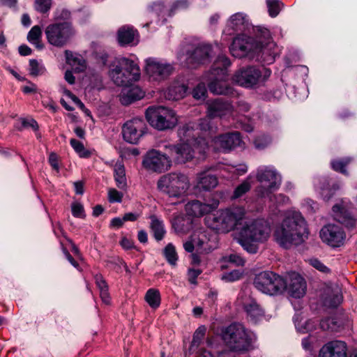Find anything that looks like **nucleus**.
I'll use <instances>...</instances> for the list:
<instances>
[{
    "label": "nucleus",
    "mask_w": 357,
    "mask_h": 357,
    "mask_svg": "<svg viewBox=\"0 0 357 357\" xmlns=\"http://www.w3.org/2000/svg\"><path fill=\"white\" fill-rule=\"evenodd\" d=\"M188 86L178 82L172 83L165 92V97L169 100H178L185 97Z\"/></svg>",
    "instance_id": "obj_28"
},
{
    "label": "nucleus",
    "mask_w": 357,
    "mask_h": 357,
    "mask_svg": "<svg viewBox=\"0 0 357 357\" xmlns=\"http://www.w3.org/2000/svg\"><path fill=\"white\" fill-rule=\"evenodd\" d=\"M309 263L312 266L323 273H327L329 271V269L317 259H309Z\"/></svg>",
    "instance_id": "obj_55"
},
{
    "label": "nucleus",
    "mask_w": 357,
    "mask_h": 357,
    "mask_svg": "<svg viewBox=\"0 0 357 357\" xmlns=\"http://www.w3.org/2000/svg\"><path fill=\"white\" fill-rule=\"evenodd\" d=\"M142 165L149 171L162 173L172 166V159L160 150L151 149L144 155Z\"/></svg>",
    "instance_id": "obj_15"
},
{
    "label": "nucleus",
    "mask_w": 357,
    "mask_h": 357,
    "mask_svg": "<svg viewBox=\"0 0 357 357\" xmlns=\"http://www.w3.org/2000/svg\"><path fill=\"white\" fill-rule=\"evenodd\" d=\"M125 221L123 218H114L111 220L110 225L114 228H119L123 226Z\"/></svg>",
    "instance_id": "obj_63"
},
{
    "label": "nucleus",
    "mask_w": 357,
    "mask_h": 357,
    "mask_svg": "<svg viewBox=\"0 0 357 357\" xmlns=\"http://www.w3.org/2000/svg\"><path fill=\"white\" fill-rule=\"evenodd\" d=\"M251 188V181L247 178L238 185L234 190L231 199H236L241 197Z\"/></svg>",
    "instance_id": "obj_38"
},
{
    "label": "nucleus",
    "mask_w": 357,
    "mask_h": 357,
    "mask_svg": "<svg viewBox=\"0 0 357 357\" xmlns=\"http://www.w3.org/2000/svg\"><path fill=\"white\" fill-rule=\"evenodd\" d=\"M146 118L150 125L158 130L172 129L178 123L175 112L163 106L148 107Z\"/></svg>",
    "instance_id": "obj_9"
},
{
    "label": "nucleus",
    "mask_w": 357,
    "mask_h": 357,
    "mask_svg": "<svg viewBox=\"0 0 357 357\" xmlns=\"http://www.w3.org/2000/svg\"><path fill=\"white\" fill-rule=\"evenodd\" d=\"M190 222L184 219L183 217H178L173 222V226L178 232H185L190 228Z\"/></svg>",
    "instance_id": "obj_45"
},
{
    "label": "nucleus",
    "mask_w": 357,
    "mask_h": 357,
    "mask_svg": "<svg viewBox=\"0 0 357 357\" xmlns=\"http://www.w3.org/2000/svg\"><path fill=\"white\" fill-rule=\"evenodd\" d=\"M261 32L259 39L255 40L252 38L245 35H239L236 36L231 46V54L237 58H241L246 56L249 52H253L262 55H266L268 58H264L268 63L274 61L275 44L271 40L270 32L266 29H259Z\"/></svg>",
    "instance_id": "obj_3"
},
{
    "label": "nucleus",
    "mask_w": 357,
    "mask_h": 357,
    "mask_svg": "<svg viewBox=\"0 0 357 357\" xmlns=\"http://www.w3.org/2000/svg\"><path fill=\"white\" fill-rule=\"evenodd\" d=\"M211 52V47L207 44L186 45L178 53V59L188 67L195 68L207 61Z\"/></svg>",
    "instance_id": "obj_11"
},
{
    "label": "nucleus",
    "mask_w": 357,
    "mask_h": 357,
    "mask_svg": "<svg viewBox=\"0 0 357 357\" xmlns=\"http://www.w3.org/2000/svg\"><path fill=\"white\" fill-rule=\"evenodd\" d=\"M70 144L74 150L81 157H88L89 153L85 150L84 146L82 142L77 141L75 139H71L70 141Z\"/></svg>",
    "instance_id": "obj_48"
},
{
    "label": "nucleus",
    "mask_w": 357,
    "mask_h": 357,
    "mask_svg": "<svg viewBox=\"0 0 357 357\" xmlns=\"http://www.w3.org/2000/svg\"><path fill=\"white\" fill-rule=\"evenodd\" d=\"M271 142V139L267 136L259 137L255 140V146L257 149H262L266 147Z\"/></svg>",
    "instance_id": "obj_54"
},
{
    "label": "nucleus",
    "mask_w": 357,
    "mask_h": 357,
    "mask_svg": "<svg viewBox=\"0 0 357 357\" xmlns=\"http://www.w3.org/2000/svg\"><path fill=\"white\" fill-rule=\"evenodd\" d=\"M197 133L193 128L189 125L181 127L178 130V135L183 143L192 144L199 152H204L209 146V141L206 138H195Z\"/></svg>",
    "instance_id": "obj_20"
},
{
    "label": "nucleus",
    "mask_w": 357,
    "mask_h": 357,
    "mask_svg": "<svg viewBox=\"0 0 357 357\" xmlns=\"http://www.w3.org/2000/svg\"><path fill=\"white\" fill-rule=\"evenodd\" d=\"M342 301V295L339 287L336 286L328 289L326 296L324 298V304L328 307H336Z\"/></svg>",
    "instance_id": "obj_31"
},
{
    "label": "nucleus",
    "mask_w": 357,
    "mask_h": 357,
    "mask_svg": "<svg viewBox=\"0 0 357 357\" xmlns=\"http://www.w3.org/2000/svg\"><path fill=\"white\" fill-rule=\"evenodd\" d=\"M144 97V92L137 86H132L125 90L121 97V102L123 105H129L135 100H139Z\"/></svg>",
    "instance_id": "obj_32"
},
{
    "label": "nucleus",
    "mask_w": 357,
    "mask_h": 357,
    "mask_svg": "<svg viewBox=\"0 0 357 357\" xmlns=\"http://www.w3.org/2000/svg\"><path fill=\"white\" fill-rule=\"evenodd\" d=\"M145 63L146 75L150 82H162L167 79L174 70L173 64L161 59L148 58Z\"/></svg>",
    "instance_id": "obj_13"
},
{
    "label": "nucleus",
    "mask_w": 357,
    "mask_h": 357,
    "mask_svg": "<svg viewBox=\"0 0 357 357\" xmlns=\"http://www.w3.org/2000/svg\"><path fill=\"white\" fill-rule=\"evenodd\" d=\"M349 162V160L346 161L343 160H335L331 162L332 168L337 172H340L342 174H347V170L345 169L346 165Z\"/></svg>",
    "instance_id": "obj_50"
},
{
    "label": "nucleus",
    "mask_w": 357,
    "mask_h": 357,
    "mask_svg": "<svg viewBox=\"0 0 357 357\" xmlns=\"http://www.w3.org/2000/svg\"><path fill=\"white\" fill-rule=\"evenodd\" d=\"M236 303L237 306L242 307L248 318L254 323L259 321L264 317V310L249 291H241Z\"/></svg>",
    "instance_id": "obj_14"
},
{
    "label": "nucleus",
    "mask_w": 357,
    "mask_h": 357,
    "mask_svg": "<svg viewBox=\"0 0 357 357\" xmlns=\"http://www.w3.org/2000/svg\"><path fill=\"white\" fill-rule=\"evenodd\" d=\"M308 235L307 222L298 211L287 212L274 233L276 242L284 248L301 244Z\"/></svg>",
    "instance_id": "obj_2"
},
{
    "label": "nucleus",
    "mask_w": 357,
    "mask_h": 357,
    "mask_svg": "<svg viewBox=\"0 0 357 357\" xmlns=\"http://www.w3.org/2000/svg\"><path fill=\"white\" fill-rule=\"evenodd\" d=\"M72 213L73 216L79 218H84L85 217L83 206L77 202L73 203L72 204Z\"/></svg>",
    "instance_id": "obj_51"
},
{
    "label": "nucleus",
    "mask_w": 357,
    "mask_h": 357,
    "mask_svg": "<svg viewBox=\"0 0 357 357\" xmlns=\"http://www.w3.org/2000/svg\"><path fill=\"white\" fill-rule=\"evenodd\" d=\"M231 65L229 59L225 55H219L214 61L208 74L209 91L217 95L234 96L235 91L227 84L229 73L227 68Z\"/></svg>",
    "instance_id": "obj_4"
},
{
    "label": "nucleus",
    "mask_w": 357,
    "mask_h": 357,
    "mask_svg": "<svg viewBox=\"0 0 357 357\" xmlns=\"http://www.w3.org/2000/svg\"><path fill=\"white\" fill-rule=\"evenodd\" d=\"M199 126L201 130H203V131L210 130L211 128V124H210V120L207 118L201 119L200 122L199 123Z\"/></svg>",
    "instance_id": "obj_62"
},
{
    "label": "nucleus",
    "mask_w": 357,
    "mask_h": 357,
    "mask_svg": "<svg viewBox=\"0 0 357 357\" xmlns=\"http://www.w3.org/2000/svg\"><path fill=\"white\" fill-rule=\"evenodd\" d=\"M320 327L324 331L334 330L335 328V321L333 318H326L320 321Z\"/></svg>",
    "instance_id": "obj_53"
},
{
    "label": "nucleus",
    "mask_w": 357,
    "mask_h": 357,
    "mask_svg": "<svg viewBox=\"0 0 357 357\" xmlns=\"http://www.w3.org/2000/svg\"><path fill=\"white\" fill-rule=\"evenodd\" d=\"M338 187L336 185L333 184V185L331 186L329 183L326 181V183L321 187L320 193L323 199L328 202L333 197Z\"/></svg>",
    "instance_id": "obj_40"
},
{
    "label": "nucleus",
    "mask_w": 357,
    "mask_h": 357,
    "mask_svg": "<svg viewBox=\"0 0 357 357\" xmlns=\"http://www.w3.org/2000/svg\"><path fill=\"white\" fill-rule=\"evenodd\" d=\"M190 187L189 178L181 172H171L162 176L157 182L158 190L169 198H182Z\"/></svg>",
    "instance_id": "obj_5"
},
{
    "label": "nucleus",
    "mask_w": 357,
    "mask_h": 357,
    "mask_svg": "<svg viewBox=\"0 0 357 357\" xmlns=\"http://www.w3.org/2000/svg\"><path fill=\"white\" fill-rule=\"evenodd\" d=\"M319 236L323 242L333 248L342 246L346 239V234L342 227L333 224L323 227Z\"/></svg>",
    "instance_id": "obj_16"
},
{
    "label": "nucleus",
    "mask_w": 357,
    "mask_h": 357,
    "mask_svg": "<svg viewBox=\"0 0 357 357\" xmlns=\"http://www.w3.org/2000/svg\"><path fill=\"white\" fill-rule=\"evenodd\" d=\"M114 178L119 188L124 189L126 188L125 168L121 163H116L114 166Z\"/></svg>",
    "instance_id": "obj_36"
},
{
    "label": "nucleus",
    "mask_w": 357,
    "mask_h": 357,
    "mask_svg": "<svg viewBox=\"0 0 357 357\" xmlns=\"http://www.w3.org/2000/svg\"><path fill=\"white\" fill-rule=\"evenodd\" d=\"M245 209L232 206L219 209L206 218L208 227L220 233L240 229L238 241L245 250L251 254L258 251L257 243L268 239L271 227L264 219H249Z\"/></svg>",
    "instance_id": "obj_1"
},
{
    "label": "nucleus",
    "mask_w": 357,
    "mask_h": 357,
    "mask_svg": "<svg viewBox=\"0 0 357 357\" xmlns=\"http://www.w3.org/2000/svg\"><path fill=\"white\" fill-rule=\"evenodd\" d=\"M45 71V67L36 59L29 61V73L32 76L43 75Z\"/></svg>",
    "instance_id": "obj_43"
},
{
    "label": "nucleus",
    "mask_w": 357,
    "mask_h": 357,
    "mask_svg": "<svg viewBox=\"0 0 357 357\" xmlns=\"http://www.w3.org/2000/svg\"><path fill=\"white\" fill-rule=\"evenodd\" d=\"M22 125L24 127H31L34 130H37L38 129V123L33 119H24L22 121Z\"/></svg>",
    "instance_id": "obj_61"
},
{
    "label": "nucleus",
    "mask_w": 357,
    "mask_h": 357,
    "mask_svg": "<svg viewBox=\"0 0 357 357\" xmlns=\"http://www.w3.org/2000/svg\"><path fill=\"white\" fill-rule=\"evenodd\" d=\"M248 25V16L243 13H237L232 15L228 20L225 31L231 35L233 32L244 30Z\"/></svg>",
    "instance_id": "obj_26"
},
{
    "label": "nucleus",
    "mask_w": 357,
    "mask_h": 357,
    "mask_svg": "<svg viewBox=\"0 0 357 357\" xmlns=\"http://www.w3.org/2000/svg\"><path fill=\"white\" fill-rule=\"evenodd\" d=\"M150 219V227L152 232L153 233L154 238L156 241H161L166 232L163 222L155 215H151Z\"/></svg>",
    "instance_id": "obj_34"
},
{
    "label": "nucleus",
    "mask_w": 357,
    "mask_h": 357,
    "mask_svg": "<svg viewBox=\"0 0 357 357\" xmlns=\"http://www.w3.org/2000/svg\"><path fill=\"white\" fill-rule=\"evenodd\" d=\"M146 125L139 118H135L126 122L122 128V134L125 141L130 144H137L143 136Z\"/></svg>",
    "instance_id": "obj_18"
},
{
    "label": "nucleus",
    "mask_w": 357,
    "mask_h": 357,
    "mask_svg": "<svg viewBox=\"0 0 357 357\" xmlns=\"http://www.w3.org/2000/svg\"><path fill=\"white\" fill-rule=\"evenodd\" d=\"M256 178L260 183L256 188V192L260 197H270L282 183V176L273 166L259 167Z\"/></svg>",
    "instance_id": "obj_8"
},
{
    "label": "nucleus",
    "mask_w": 357,
    "mask_h": 357,
    "mask_svg": "<svg viewBox=\"0 0 357 357\" xmlns=\"http://www.w3.org/2000/svg\"><path fill=\"white\" fill-rule=\"evenodd\" d=\"M290 296L294 298L303 297L306 291V284L304 279L298 273H292L286 281V288Z\"/></svg>",
    "instance_id": "obj_23"
},
{
    "label": "nucleus",
    "mask_w": 357,
    "mask_h": 357,
    "mask_svg": "<svg viewBox=\"0 0 357 357\" xmlns=\"http://www.w3.org/2000/svg\"><path fill=\"white\" fill-rule=\"evenodd\" d=\"M333 212L335 219L346 227H352L355 225V220L348 214L345 213V208L343 206L336 204L333 206Z\"/></svg>",
    "instance_id": "obj_30"
},
{
    "label": "nucleus",
    "mask_w": 357,
    "mask_h": 357,
    "mask_svg": "<svg viewBox=\"0 0 357 357\" xmlns=\"http://www.w3.org/2000/svg\"><path fill=\"white\" fill-rule=\"evenodd\" d=\"M192 144L181 143L176 144L174 156V161L178 164H183L191 160L194 157V149Z\"/></svg>",
    "instance_id": "obj_25"
},
{
    "label": "nucleus",
    "mask_w": 357,
    "mask_h": 357,
    "mask_svg": "<svg viewBox=\"0 0 357 357\" xmlns=\"http://www.w3.org/2000/svg\"><path fill=\"white\" fill-rule=\"evenodd\" d=\"M219 201L213 199L211 203H202L199 200H192L185 204V209L188 215L201 217L216 209Z\"/></svg>",
    "instance_id": "obj_21"
},
{
    "label": "nucleus",
    "mask_w": 357,
    "mask_h": 357,
    "mask_svg": "<svg viewBox=\"0 0 357 357\" xmlns=\"http://www.w3.org/2000/svg\"><path fill=\"white\" fill-rule=\"evenodd\" d=\"M266 5L271 17H275L283 7V3L279 0H266Z\"/></svg>",
    "instance_id": "obj_41"
},
{
    "label": "nucleus",
    "mask_w": 357,
    "mask_h": 357,
    "mask_svg": "<svg viewBox=\"0 0 357 357\" xmlns=\"http://www.w3.org/2000/svg\"><path fill=\"white\" fill-rule=\"evenodd\" d=\"M45 33L50 44L61 47L68 43L75 31L69 22H54L47 26Z\"/></svg>",
    "instance_id": "obj_12"
},
{
    "label": "nucleus",
    "mask_w": 357,
    "mask_h": 357,
    "mask_svg": "<svg viewBox=\"0 0 357 357\" xmlns=\"http://www.w3.org/2000/svg\"><path fill=\"white\" fill-rule=\"evenodd\" d=\"M201 271L198 269H190L188 272L189 281L190 283L195 284L197 278L200 275Z\"/></svg>",
    "instance_id": "obj_60"
},
{
    "label": "nucleus",
    "mask_w": 357,
    "mask_h": 357,
    "mask_svg": "<svg viewBox=\"0 0 357 357\" xmlns=\"http://www.w3.org/2000/svg\"><path fill=\"white\" fill-rule=\"evenodd\" d=\"M109 76L116 85L126 86L139 79L140 70L133 61L121 58L114 61Z\"/></svg>",
    "instance_id": "obj_6"
},
{
    "label": "nucleus",
    "mask_w": 357,
    "mask_h": 357,
    "mask_svg": "<svg viewBox=\"0 0 357 357\" xmlns=\"http://www.w3.org/2000/svg\"><path fill=\"white\" fill-rule=\"evenodd\" d=\"M211 143L215 150L226 152L241 146L243 141L238 132H233L215 137Z\"/></svg>",
    "instance_id": "obj_19"
},
{
    "label": "nucleus",
    "mask_w": 357,
    "mask_h": 357,
    "mask_svg": "<svg viewBox=\"0 0 357 357\" xmlns=\"http://www.w3.org/2000/svg\"><path fill=\"white\" fill-rule=\"evenodd\" d=\"M222 338L231 350L241 351L248 350L256 337L247 331L242 324L235 323L225 330Z\"/></svg>",
    "instance_id": "obj_7"
},
{
    "label": "nucleus",
    "mask_w": 357,
    "mask_h": 357,
    "mask_svg": "<svg viewBox=\"0 0 357 357\" xmlns=\"http://www.w3.org/2000/svg\"><path fill=\"white\" fill-rule=\"evenodd\" d=\"M163 254L169 264L175 266L178 260L177 253L176 252L175 247L172 244L169 243L164 249Z\"/></svg>",
    "instance_id": "obj_39"
},
{
    "label": "nucleus",
    "mask_w": 357,
    "mask_h": 357,
    "mask_svg": "<svg viewBox=\"0 0 357 357\" xmlns=\"http://www.w3.org/2000/svg\"><path fill=\"white\" fill-rule=\"evenodd\" d=\"M206 88L204 83L198 84L192 91V96L197 100H204L206 96Z\"/></svg>",
    "instance_id": "obj_47"
},
{
    "label": "nucleus",
    "mask_w": 357,
    "mask_h": 357,
    "mask_svg": "<svg viewBox=\"0 0 357 357\" xmlns=\"http://www.w3.org/2000/svg\"><path fill=\"white\" fill-rule=\"evenodd\" d=\"M232 106L228 101L216 98L207 102V116L209 119L222 117L230 113Z\"/></svg>",
    "instance_id": "obj_22"
},
{
    "label": "nucleus",
    "mask_w": 357,
    "mask_h": 357,
    "mask_svg": "<svg viewBox=\"0 0 357 357\" xmlns=\"http://www.w3.org/2000/svg\"><path fill=\"white\" fill-rule=\"evenodd\" d=\"M123 193L114 188H111L108 192V199L110 202H121L123 198Z\"/></svg>",
    "instance_id": "obj_52"
},
{
    "label": "nucleus",
    "mask_w": 357,
    "mask_h": 357,
    "mask_svg": "<svg viewBox=\"0 0 357 357\" xmlns=\"http://www.w3.org/2000/svg\"><path fill=\"white\" fill-rule=\"evenodd\" d=\"M96 283L99 289V291L105 290L108 289V286L105 280L102 278V275H96L95 277Z\"/></svg>",
    "instance_id": "obj_57"
},
{
    "label": "nucleus",
    "mask_w": 357,
    "mask_h": 357,
    "mask_svg": "<svg viewBox=\"0 0 357 357\" xmlns=\"http://www.w3.org/2000/svg\"><path fill=\"white\" fill-rule=\"evenodd\" d=\"M228 261L236 266H244L245 260L237 254H231L228 257Z\"/></svg>",
    "instance_id": "obj_56"
},
{
    "label": "nucleus",
    "mask_w": 357,
    "mask_h": 357,
    "mask_svg": "<svg viewBox=\"0 0 357 357\" xmlns=\"http://www.w3.org/2000/svg\"><path fill=\"white\" fill-rule=\"evenodd\" d=\"M67 63L72 66L76 72H82L85 68V61L77 54L66 50L65 52Z\"/></svg>",
    "instance_id": "obj_33"
},
{
    "label": "nucleus",
    "mask_w": 357,
    "mask_h": 357,
    "mask_svg": "<svg viewBox=\"0 0 357 357\" xmlns=\"http://www.w3.org/2000/svg\"><path fill=\"white\" fill-rule=\"evenodd\" d=\"M120 244L126 250H128V249L133 248L132 241L127 238L126 237H123L121 239Z\"/></svg>",
    "instance_id": "obj_64"
},
{
    "label": "nucleus",
    "mask_w": 357,
    "mask_h": 357,
    "mask_svg": "<svg viewBox=\"0 0 357 357\" xmlns=\"http://www.w3.org/2000/svg\"><path fill=\"white\" fill-rule=\"evenodd\" d=\"M176 144H173L168 141L160 140L157 142L156 147L163 151L166 155L169 156V158L174 156V153L176 148Z\"/></svg>",
    "instance_id": "obj_42"
},
{
    "label": "nucleus",
    "mask_w": 357,
    "mask_h": 357,
    "mask_svg": "<svg viewBox=\"0 0 357 357\" xmlns=\"http://www.w3.org/2000/svg\"><path fill=\"white\" fill-rule=\"evenodd\" d=\"M145 300L151 307L158 308L161 300L160 291L156 289H149L146 293Z\"/></svg>",
    "instance_id": "obj_37"
},
{
    "label": "nucleus",
    "mask_w": 357,
    "mask_h": 357,
    "mask_svg": "<svg viewBox=\"0 0 357 357\" xmlns=\"http://www.w3.org/2000/svg\"><path fill=\"white\" fill-rule=\"evenodd\" d=\"M49 162L55 170H59L58 156L54 153H51L49 156Z\"/></svg>",
    "instance_id": "obj_59"
},
{
    "label": "nucleus",
    "mask_w": 357,
    "mask_h": 357,
    "mask_svg": "<svg viewBox=\"0 0 357 357\" xmlns=\"http://www.w3.org/2000/svg\"><path fill=\"white\" fill-rule=\"evenodd\" d=\"M260 69L250 66L237 70L232 77L233 82L245 87L252 88L260 82Z\"/></svg>",
    "instance_id": "obj_17"
},
{
    "label": "nucleus",
    "mask_w": 357,
    "mask_h": 357,
    "mask_svg": "<svg viewBox=\"0 0 357 357\" xmlns=\"http://www.w3.org/2000/svg\"><path fill=\"white\" fill-rule=\"evenodd\" d=\"M218 185L217 177L208 172H203L197 174V186L204 190H210Z\"/></svg>",
    "instance_id": "obj_27"
},
{
    "label": "nucleus",
    "mask_w": 357,
    "mask_h": 357,
    "mask_svg": "<svg viewBox=\"0 0 357 357\" xmlns=\"http://www.w3.org/2000/svg\"><path fill=\"white\" fill-rule=\"evenodd\" d=\"M242 273L240 271L234 270L222 276V279L227 282H234L239 280L242 277Z\"/></svg>",
    "instance_id": "obj_49"
},
{
    "label": "nucleus",
    "mask_w": 357,
    "mask_h": 357,
    "mask_svg": "<svg viewBox=\"0 0 357 357\" xmlns=\"http://www.w3.org/2000/svg\"><path fill=\"white\" fill-rule=\"evenodd\" d=\"M188 6V0H178L172 6L171 11L184 9Z\"/></svg>",
    "instance_id": "obj_58"
},
{
    "label": "nucleus",
    "mask_w": 357,
    "mask_h": 357,
    "mask_svg": "<svg viewBox=\"0 0 357 357\" xmlns=\"http://www.w3.org/2000/svg\"><path fill=\"white\" fill-rule=\"evenodd\" d=\"M52 4V0H35L34 8L40 13H46L50 10Z\"/></svg>",
    "instance_id": "obj_46"
},
{
    "label": "nucleus",
    "mask_w": 357,
    "mask_h": 357,
    "mask_svg": "<svg viewBox=\"0 0 357 357\" xmlns=\"http://www.w3.org/2000/svg\"><path fill=\"white\" fill-rule=\"evenodd\" d=\"M345 342L339 340L331 341L322 347L319 357H347Z\"/></svg>",
    "instance_id": "obj_24"
},
{
    "label": "nucleus",
    "mask_w": 357,
    "mask_h": 357,
    "mask_svg": "<svg viewBox=\"0 0 357 357\" xmlns=\"http://www.w3.org/2000/svg\"><path fill=\"white\" fill-rule=\"evenodd\" d=\"M206 328L204 326H199L194 333L192 341L191 343V348L192 347H198L200 344L201 342L202 341L205 333H206Z\"/></svg>",
    "instance_id": "obj_44"
},
{
    "label": "nucleus",
    "mask_w": 357,
    "mask_h": 357,
    "mask_svg": "<svg viewBox=\"0 0 357 357\" xmlns=\"http://www.w3.org/2000/svg\"><path fill=\"white\" fill-rule=\"evenodd\" d=\"M137 31L129 26H123L118 31V40L121 45L137 43Z\"/></svg>",
    "instance_id": "obj_29"
},
{
    "label": "nucleus",
    "mask_w": 357,
    "mask_h": 357,
    "mask_svg": "<svg viewBox=\"0 0 357 357\" xmlns=\"http://www.w3.org/2000/svg\"><path fill=\"white\" fill-rule=\"evenodd\" d=\"M253 284L257 290L270 296L280 294L286 288V281L272 271H262L257 274Z\"/></svg>",
    "instance_id": "obj_10"
},
{
    "label": "nucleus",
    "mask_w": 357,
    "mask_h": 357,
    "mask_svg": "<svg viewBox=\"0 0 357 357\" xmlns=\"http://www.w3.org/2000/svg\"><path fill=\"white\" fill-rule=\"evenodd\" d=\"M42 36V31L41 28L38 26H33L27 35V40L29 42L34 45L36 48L40 50L43 47V45H42L40 40Z\"/></svg>",
    "instance_id": "obj_35"
}]
</instances>
